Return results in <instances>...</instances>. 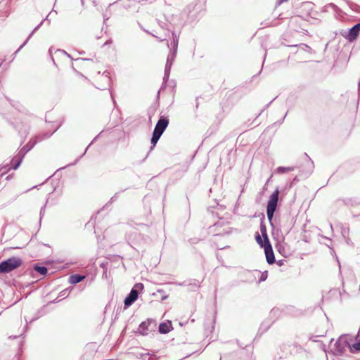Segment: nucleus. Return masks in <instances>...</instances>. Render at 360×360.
Masks as SVG:
<instances>
[{"label":"nucleus","mask_w":360,"mask_h":360,"mask_svg":"<svg viewBox=\"0 0 360 360\" xmlns=\"http://www.w3.org/2000/svg\"><path fill=\"white\" fill-rule=\"evenodd\" d=\"M22 264V260L18 257H12L0 263V273H9L18 267Z\"/></svg>","instance_id":"f257e3e1"},{"label":"nucleus","mask_w":360,"mask_h":360,"mask_svg":"<svg viewBox=\"0 0 360 360\" xmlns=\"http://www.w3.org/2000/svg\"><path fill=\"white\" fill-rule=\"evenodd\" d=\"M279 191L276 189L270 195L267 202L266 214L268 219L271 221L273 219L274 212L276 211L277 203L278 200Z\"/></svg>","instance_id":"f03ea898"},{"label":"nucleus","mask_w":360,"mask_h":360,"mask_svg":"<svg viewBox=\"0 0 360 360\" xmlns=\"http://www.w3.org/2000/svg\"><path fill=\"white\" fill-rule=\"evenodd\" d=\"M349 347L351 349L352 345L348 341V337L346 335L341 336L335 342L333 353L335 355H340Z\"/></svg>","instance_id":"7ed1b4c3"},{"label":"nucleus","mask_w":360,"mask_h":360,"mask_svg":"<svg viewBox=\"0 0 360 360\" xmlns=\"http://www.w3.org/2000/svg\"><path fill=\"white\" fill-rule=\"evenodd\" d=\"M176 51L170 50L167 58L165 69L164 80H167L169 77L172 65L175 60Z\"/></svg>","instance_id":"20e7f679"},{"label":"nucleus","mask_w":360,"mask_h":360,"mask_svg":"<svg viewBox=\"0 0 360 360\" xmlns=\"http://www.w3.org/2000/svg\"><path fill=\"white\" fill-rule=\"evenodd\" d=\"M23 155H21V154H19L18 153L15 156H14L13 158V159L11 160V165H7V166H3L0 170H3L4 168L6 169L5 171H4L1 174H3L4 173H5L7 171H9L11 168H13V169H17L20 165L21 164L22 161V159H23Z\"/></svg>","instance_id":"39448f33"},{"label":"nucleus","mask_w":360,"mask_h":360,"mask_svg":"<svg viewBox=\"0 0 360 360\" xmlns=\"http://www.w3.org/2000/svg\"><path fill=\"white\" fill-rule=\"evenodd\" d=\"M155 324L150 320L143 321L139 326L137 333L142 335H147L150 331L153 330Z\"/></svg>","instance_id":"423d86ee"},{"label":"nucleus","mask_w":360,"mask_h":360,"mask_svg":"<svg viewBox=\"0 0 360 360\" xmlns=\"http://www.w3.org/2000/svg\"><path fill=\"white\" fill-rule=\"evenodd\" d=\"M169 124V120L167 117H161L158 121L153 132L160 136L163 134Z\"/></svg>","instance_id":"0eeeda50"},{"label":"nucleus","mask_w":360,"mask_h":360,"mask_svg":"<svg viewBox=\"0 0 360 360\" xmlns=\"http://www.w3.org/2000/svg\"><path fill=\"white\" fill-rule=\"evenodd\" d=\"M110 73L108 72H104L101 75L99 76L98 82L101 84H98V89H105L108 86H110L111 84V79L110 77Z\"/></svg>","instance_id":"6e6552de"},{"label":"nucleus","mask_w":360,"mask_h":360,"mask_svg":"<svg viewBox=\"0 0 360 360\" xmlns=\"http://www.w3.org/2000/svg\"><path fill=\"white\" fill-rule=\"evenodd\" d=\"M264 250L266 255V262H268V264H274L276 260L270 242L266 243V244L264 245Z\"/></svg>","instance_id":"1a4fd4ad"},{"label":"nucleus","mask_w":360,"mask_h":360,"mask_svg":"<svg viewBox=\"0 0 360 360\" xmlns=\"http://www.w3.org/2000/svg\"><path fill=\"white\" fill-rule=\"evenodd\" d=\"M138 297V290L135 288H132L128 295V296L125 298L124 303L126 307L131 306L133 302H134Z\"/></svg>","instance_id":"9d476101"},{"label":"nucleus","mask_w":360,"mask_h":360,"mask_svg":"<svg viewBox=\"0 0 360 360\" xmlns=\"http://www.w3.org/2000/svg\"><path fill=\"white\" fill-rule=\"evenodd\" d=\"M360 32V23H357L349 29L348 33V39L349 41L354 40L359 34Z\"/></svg>","instance_id":"9b49d317"},{"label":"nucleus","mask_w":360,"mask_h":360,"mask_svg":"<svg viewBox=\"0 0 360 360\" xmlns=\"http://www.w3.org/2000/svg\"><path fill=\"white\" fill-rule=\"evenodd\" d=\"M37 142V140L36 139L30 140V141L26 146H25L18 153L23 155L24 157L25 154L34 146Z\"/></svg>","instance_id":"f8f14e48"},{"label":"nucleus","mask_w":360,"mask_h":360,"mask_svg":"<svg viewBox=\"0 0 360 360\" xmlns=\"http://www.w3.org/2000/svg\"><path fill=\"white\" fill-rule=\"evenodd\" d=\"M85 278V276L79 274H73L69 277V283L71 284H76L82 281Z\"/></svg>","instance_id":"ddd939ff"},{"label":"nucleus","mask_w":360,"mask_h":360,"mask_svg":"<svg viewBox=\"0 0 360 360\" xmlns=\"http://www.w3.org/2000/svg\"><path fill=\"white\" fill-rule=\"evenodd\" d=\"M172 325L170 323H162L159 326V331L160 333L166 334L171 330Z\"/></svg>","instance_id":"4468645a"},{"label":"nucleus","mask_w":360,"mask_h":360,"mask_svg":"<svg viewBox=\"0 0 360 360\" xmlns=\"http://www.w3.org/2000/svg\"><path fill=\"white\" fill-rule=\"evenodd\" d=\"M172 41H171V46L173 48L174 51L177 52L178 44H179V36H177L174 32H172Z\"/></svg>","instance_id":"2eb2a0df"},{"label":"nucleus","mask_w":360,"mask_h":360,"mask_svg":"<svg viewBox=\"0 0 360 360\" xmlns=\"http://www.w3.org/2000/svg\"><path fill=\"white\" fill-rule=\"evenodd\" d=\"M44 21H41L34 29V30L30 33V34L28 36V37L27 38V39L25 40V41L20 46V48L17 50L16 52H18V51H20V49H22L27 43V41L30 40V39L32 37V36L33 35V34L41 26V25L43 24Z\"/></svg>","instance_id":"dca6fc26"},{"label":"nucleus","mask_w":360,"mask_h":360,"mask_svg":"<svg viewBox=\"0 0 360 360\" xmlns=\"http://www.w3.org/2000/svg\"><path fill=\"white\" fill-rule=\"evenodd\" d=\"M260 231H261L263 238L265 239L266 243H269V240L268 238V236H267V233H266V226L262 223L260 224Z\"/></svg>","instance_id":"f3484780"},{"label":"nucleus","mask_w":360,"mask_h":360,"mask_svg":"<svg viewBox=\"0 0 360 360\" xmlns=\"http://www.w3.org/2000/svg\"><path fill=\"white\" fill-rule=\"evenodd\" d=\"M161 137L160 135L158 134H155V133H153V136L151 138V144H152V146H151V148L150 150H152L156 145V143H158V140L160 139V138Z\"/></svg>","instance_id":"a211bd4d"},{"label":"nucleus","mask_w":360,"mask_h":360,"mask_svg":"<svg viewBox=\"0 0 360 360\" xmlns=\"http://www.w3.org/2000/svg\"><path fill=\"white\" fill-rule=\"evenodd\" d=\"M277 172L278 174H283L285 172H291L292 170H294V167H278L277 168Z\"/></svg>","instance_id":"6ab92c4d"},{"label":"nucleus","mask_w":360,"mask_h":360,"mask_svg":"<svg viewBox=\"0 0 360 360\" xmlns=\"http://www.w3.org/2000/svg\"><path fill=\"white\" fill-rule=\"evenodd\" d=\"M255 239H256V241L257 243L262 247L264 248V245L266 244V241H265V239L262 240V237L260 236V235L259 233H257L256 236H255Z\"/></svg>","instance_id":"aec40b11"},{"label":"nucleus","mask_w":360,"mask_h":360,"mask_svg":"<svg viewBox=\"0 0 360 360\" xmlns=\"http://www.w3.org/2000/svg\"><path fill=\"white\" fill-rule=\"evenodd\" d=\"M276 248L278 251L281 253L283 255H285V243H278L276 245Z\"/></svg>","instance_id":"412c9836"},{"label":"nucleus","mask_w":360,"mask_h":360,"mask_svg":"<svg viewBox=\"0 0 360 360\" xmlns=\"http://www.w3.org/2000/svg\"><path fill=\"white\" fill-rule=\"evenodd\" d=\"M34 269L41 275H44L47 272V269L45 266H36Z\"/></svg>","instance_id":"4be33fe9"},{"label":"nucleus","mask_w":360,"mask_h":360,"mask_svg":"<svg viewBox=\"0 0 360 360\" xmlns=\"http://www.w3.org/2000/svg\"><path fill=\"white\" fill-rule=\"evenodd\" d=\"M357 351H360V341L353 344L351 347L352 352H357Z\"/></svg>","instance_id":"5701e85b"},{"label":"nucleus","mask_w":360,"mask_h":360,"mask_svg":"<svg viewBox=\"0 0 360 360\" xmlns=\"http://www.w3.org/2000/svg\"><path fill=\"white\" fill-rule=\"evenodd\" d=\"M195 288H198L200 287V283L199 281H197L193 285Z\"/></svg>","instance_id":"b1692460"},{"label":"nucleus","mask_w":360,"mask_h":360,"mask_svg":"<svg viewBox=\"0 0 360 360\" xmlns=\"http://www.w3.org/2000/svg\"><path fill=\"white\" fill-rule=\"evenodd\" d=\"M51 15V13L48 14V16H46V18L43 20L44 22V21H48L49 23H50V20L49 19V16Z\"/></svg>","instance_id":"393cba45"},{"label":"nucleus","mask_w":360,"mask_h":360,"mask_svg":"<svg viewBox=\"0 0 360 360\" xmlns=\"http://www.w3.org/2000/svg\"><path fill=\"white\" fill-rule=\"evenodd\" d=\"M51 15V13L48 14V16H46V18L43 20L44 22V21H48L49 23H50V20L49 19V16Z\"/></svg>","instance_id":"a878e982"},{"label":"nucleus","mask_w":360,"mask_h":360,"mask_svg":"<svg viewBox=\"0 0 360 360\" xmlns=\"http://www.w3.org/2000/svg\"><path fill=\"white\" fill-rule=\"evenodd\" d=\"M266 278V276H264V274H262V276H261L260 278V281H264Z\"/></svg>","instance_id":"bb28decb"},{"label":"nucleus","mask_w":360,"mask_h":360,"mask_svg":"<svg viewBox=\"0 0 360 360\" xmlns=\"http://www.w3.org/2000/svg\"><path fill=\"white\" fill-rule=\"evenodd\" d=\"M139 286L142 287V286H143V285H142L141 283H138V284H136V285H135V287H139Z\"/></svg>","instance_id":"cd10ccee"},{"label":"nucleus","mask_w":360,"mask_h":360,"mask_svg":"<svg viewBox=\"0 0 360 360\" xmlns=\"http://www.w3.org/2000/svg\"><path fill=\"white\" fill-rule=\"evenodd\" d=\"M50 136H51V134H46V135L45 136V138H48V137H49Z\"/></svg>","instance_id":"c85d7f7f"},{"label":"nucleus","mask_w":360,"mask_h":360,"mask_svg":"<svg viewBox=\"0 0 360 360\" xmlns=\"http://www.w3.org/2000/svg\"><path fill=\"white\" fill-rule=\"evenodd\" d=\"M278 264H279V265H281V264H282V262H281V261H279V262H278Z\"/></svg>","instance_id":"c756f323"},{"label":"nucleus","mask_w":360,"mask_h":360,"mask_svg":"<svg viewBox=\"0 0 360 360\" xmlns=\"http://www.w3.org/2000/svg\"><path fill=\"white\" fill-rule=\"evenodd\" d=\"M309 163L312 166L313 162H310V161L309 160Z\"/></svg>","instance_id":"7c9ffc66"},{"label":"nucleus","mask_w":360,"mask_h":360,"mask_svg":"<svg viewBox=\"0 0 360 360\" xmlns=\"http://www.w3.org/2000/svg\"><path fill=\"white\" fill-rule=\"evenodd\" d=\"M42 211H43V209H41V211H40V214H42Z\"/></svg>","instance_id":"2f4dec72"},{"label":"nucleus","mask_w":360,"mask_h":360,"mask_svg":"<svg viewBox=\"0 0 360 360\" xmlns=\"http://www.w3.org/2000/svg\"><path fill=\"white\" fill-rule=\"evenodd\" d=\"M110 96H111V97L112 98V92H111V91H110Z\"/></svg>","instance_id":"473e14b6"},{"label":"nucleus","mask_w":360,"mask_h":360,"mask_svg":"<svg viewBox=\"0 0 360 360\" xmlns=\"http://www.w3.org/2000/svg\"><path fill=\"white\" fill-rule=\"evenodd\" d=\"M68 289H65V290H63V292H66V291H68Z\"/></svg>","instance_id":"72a5a7b5"}]
</instances>
